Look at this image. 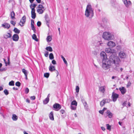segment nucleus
Masks as SVG:
<instances>
[{"label": "nucleus", "instance_id": "obj_1", "mask_svg": "<svg viewBox=\"0 0 134 134\" xmlns=\"http://www.w3.org/2000/svg\"><path fill=\"white\" fill-rule=\"evenodd\" d=\"M120 62V59L118 57L111 55L109 59L102 61V67L105 70H108L111 67L113 68V64L116 66H119Z\"/></svg>", "mask_w": 134, "mask_h": 134}, {"label": "nucleus", "instance_id": "obj_2", "mask_svg": "<svg viewBox=\"0 0 134 134\" xmlns=\"http://www.w3.org/2000/svg\"><path fill=\"white\" fill-rule=\"evenodd\" d=\"M85 15L87 17L91 16L92 17L93 16V10L90 5H88L87 6Z\"/></svg>", "mask_w": 134, "mask_h": 134}, {"label": "nucleus", "instance_id": "obj_3", "mask_svg": "<svg viewBox=\"0 0 134 134\" xmlns=\"http://www.w3.org/2000/svg\"><path fill=\"white\" fill-rule=\"evenodd\" d=\"M103 37L105 40H111V36L110 33L105 32L103 33Z\"/></svg>", "mask_w": 134, "mask_h": 134}, {"label": "nucleus", "instance_id": "obj_4", "mask_svg": "<svg viewBox=\"0 0 134 134\" xmlns=\"http://www.w3.org/2000/svg\"><path fill=\"white\" fill-rule=\"evenodd\" d=\"M111 97L113 101L114 102H115L116 100L118 98L119 95L113 92L112 93Z\"/></svg>", "mask_w": 134, "mask_h": 134}, {"label": "nucleus", "instance_id": "obj_5", "mask_svg": "<svg viewBox=\"0 0 134 134\" xmlns=\"http://www.w3.org/2000/svg\"><path fill=\"white\" fill-rule=\"evenodd\" d=\"M100 55L101 58H102V61L106 60L108 59L107 58V56L105 52H102L100 53Z\"/></svg>", "mask_w": 134, "mask_h": 134}, {"label": "nucleus", "instance_id": "obj_6", "mask_svg": "<svg viewBox=\"0 0 134 134\" xmlns=\"http://www.w3.org/2000/svg\"><path fill=\"white\" fill-rule=\"evenodd\" d=\"M53 107L55 109V110L58 111L62 107L59 104L56 103L53 105Z\"/></svg>", "mask_w": 134, "mask_h": 134}, {"label": "nucleus", "instance_id": "obj_7", "mask_svg": "<svg viewBox=\"0 0 134 134\" xmlns=\"http://www.w3.org/2000/svg\"><path fill=\"white\" fill-rule=\"evenodd\" d=\"M105 52L108 53H116V51L113 49H111L110 48H107L105 49Z\"/></svg>", "mask_w": 134, "mask_h": 134}, {"label": "nucleus", "instance_id": "obj_8", "mask_svg": "<svg viewBox=\"0 0 134 134\" xmlns=\"http://www.w3.org/2000/svg\"><path fill=\"white\" fill-rule=\"evenodd\" d=\"M119 56L121 58H126V54L123 51H120L119 53Z\"/></svg>", "mask_w": 134, "mask_h": 134}, {"label": "nucleus", "instance_id": "obj_9", "mask_svg": "<svg viewBox=\"0 0 134 134\" xmlns=\"http://www.w3.org/2000/svg\"><path fill=\"white\" fill-rule=\"evenodd\" d=\"M26 19V17L25 16H24L23 17L22 19L20 20L19 23L20 25L21 26H23L24 25V24L25 22Z\"/></svg>", "mask_w": 134, "mask_h": 134}, {"label": "nucleus", "instance_id": "obj_10", "mask_svg": "<svg viewBox=\"0 0 134 134\" xmlns=\"http://www.w3.org/2000/svg\"><path fill=\"white\" fill-rule=\"evenodd\" d=\"M108 46L110 47H113L115 46V43L112 41H109L107 44Z\"/></svg>", "mask_w": 134, "mask_h": 134}, {"label": "nucleus", "instance_id": "obj_11", "mask_svg": "<svg viewBox=\"0 0 134 134\" xmlns=\"http://www.w3.org/2000/svg\"><path fill=\"white\" fill-rule=\"evenodd\" d=\"M4 28H6L8 29L10 27V25L9 24L7 23H4L2 25Z\"/></svg>", "mask_w": 134, "mask_h": 134}, {"label": "nucleus", "instance_id": "obj_12", "mask_svg": "<svg viewBox=\"0 0 134 134\" xmlns=\"http://www.w3.org/2000/svg\"><path fill=\"white\" fill-rule=\"evenodd\" d=\"M119 89L121 91V93L122 94H125L126 92V89L124 87H123L119 88Z\"/></svg>", "mask_w": 134, "mask_h": 134}, {"label": "nucleus", "instance_id": "obj_13", "mask_svg": "<svg viewBox=\"0 0 134 134\" xmlns=\"http://www.w3.org/2000/svg\"><path fill=\"white\" fill-rule=\"evenodd\" d=\"M22 71L25 76V79L27 80L28 79L27 76L28 72L24 69H22Z\"/></svg>", "mask_w": 134, "mask_h": 134}, {"label": "nucleus", "instance_id": "obj_14", "mask_svg": "<svg viewBox=\"0 0 134 134\" xmlns=\"http://www.w3.org/2000/svg\"><path fill=\"white\" fill-rule=\"evenodd\" d=\"M19 37L18 35L16 34H14L13 36V39L14 41H18L19 39Z\"/></svg>", "mask_w": 134, "mask_h": 134}, {"label": "nucleus", "instance_id": "obj_15", "mask_svg": "<svg viewBox=\"0 0 134 134\" xmlns=\"http://www.w3.org/2000/svg\"><path fill=\"white\" fill-rule=\"evenodd\" d=\"M31 17L33 19H35L36 17V14L35 13V10H31Z\"/></svg>", "mask_w": 134, "mask_h": 134}, {"label": "nucleus", "instance_id": "obj_16", "mask_svg": "<svg viewBox=\"0 0 134 134\" xmlns=\"http://www.w3.org/2000/svg\"><path fill=\"white\" fill-rule=\"evenodd\" d=\"M31 29L32 30H33L34 32H35V31H36V29L34 27V24H32V22H33V23L34 24V20H31Z\"/></svg>", "mask_w": 134, "mask_h": 134}, {"label": "nucleus", "instance_id": "obj_17", "mask_svg": "<svg viewBox=\"0 0 134 134\" xmlns=\"http://www.w3.org/2000/svg\"><path fill=\"white\" fill-rule=\"evenodd\" d=\"M11 34L10 33H7L4 35V38H10L11 36Z\"/></svg>", "mask_w": 134, "mask_h": 134}, {"label": "nucleus", "instance_id": "obj_18", "mask_svg": "<svg viewBox=\"0 0 134 134\" xmlns=\"http://www.w3.org/2000/svg\"><path fill=\"white\" fill-rule=\"evenodd\" d=\"M49 117L51 120H54V118L53 116V113L52 111H51L50 112V114H49Z\"/></svg>", "mask_w": 134, "mask_h": 134}, {"label": "nucleus", "instance_id": "obj_19", "mask_svg": "<svg viewBox=\"0 0 134 134\" xmlns=\"http://www.w3.org/2000/svg\"><path fill=\"white\" fill-rule=\"evenodd\" d=\"M105 86H101L99 88V91L101 92L104 93L105 91Z\"/></svg>", "mask_w": 134, "mask_h": 134}, {"label": "nucleus", "instance_id": "obj_20", "mask_svg": "<svg viewBox=\"0 0 134 134\" xmlns=\"http://www.w3.org/2000/svg\"><path fill=\"white\" fill-rule=\"evenodd\" d=\"M10 16L12 19L14 20L15 19V13L13 11H12L11 13Z\"/></svg>", "mask_w": 134, "mask_h": 134}, {"label": "nucleus", "instance_id": "obj_21", "mask_svg": "<svg viewBox=\"0 0 134 134\" xmlns=\"http://www.w3.org/2000/svg\"><path fill=\"white\" fill-rule=\"evenodd\" d=\"M49 100V97L48 96L43 101V103L44 104H46L48 102Z\"/></svg>", "mask_w": 134, "mask_h": 134}, {"label": "nucleus", "instance_id": "obj_22", "mask_svg": "<svg viewBox=\"0 0 134 134\" xmlns=\"http://www.w3.org/2000/svg\"><path fill=\"white\" fill-rule=\"evenodd\" d=\"M106 100V99H104L100 102V105L101 107H102L104 105L105 103Z\"/></svg>", "mask_w": 134, "mask_h": 134}, {"label": "nucleus", "instance_id": "obj_23", "mask_svg": "<svg viewBox=\"0 0 134 134\" xmlns=\"http://www.w3.org/2000/svg\"><path fill=\"white\" fill-rule=\"evenodd\" d=\"M55 67L54 66H53L52 65H50L49 66V70L50 71L52 72L53 71L55 70Z\"/></svg>", "mask_w": 134, "mask_h": 134}, {"label": "nucleus", "instance_id": "obj_24", "mask_svg": "<svg viewBox=\"0 0 134 134\" xmlns=\"http://www.w3.org/2000/svg\"><path fill=\"white\" fill-rule=\"evenodd\" d=\"M107 114H108L109 117L110 118H111L113 116V114L109 111H107Z\"/></svg>", "mask_w": 134, "mask_h": 134}, {"label": "nucleus", "instance_id": "obj_25", "mask_svg": "<svg viewBox=\"0 0 134 134\" xmlns=\"http://www.w3.org/2000/svg\"><path fill=\"white\" fill-rule=\"evenodd\" d=\"M36 5H37L34 3L32 4L30 6V8H31V10H35V8Z\"/></svg>", "mask_w": 134, "mask_h": 134}, {"label": "nucleus", "instance_id": "obj_26", "mask_svg": "<svg viewBox=\"0 0 134 134\" xmlns=\"http://www.w3.org/2000/svg\"><path fill=\"white\" fill-rule=\"evenodd\" d=\"M18 117L15 114H13L12 115V119L13 120L16 121L17 120Z\"/></svg>", "mask_w": 134, "mask_h": 134}, {"label": "nucleus", "instance_id": "obj_27", "mask_svg": "<svg viewBox=\"0 0 134 134\" xmlns=\"http://www.w3.org/2000/svg\"><path fill=\"white\" fill-rule=\"evenodd\" d=\"M37 11L39 14H42L43 13L44 11V10H43V9L38 8L37 9Z\"/></svg>", "mask_w": 134, "mask_h": 134}, {"label": "nucleus", "instance_id": "obj_28", "mask_svg": "<svg viewBox=\"0 0 134 134\" xmlns=\"http://www.w3.org/2000/svg\"><path fill=\"white\" fill-rule=\"evenodd\" d=\"M32 37V38L33 39L35 40L36 41H38V40L37 38L36 35L35 34H34L33 35Z\"/></svg>", "mask_w": 134, "mask_h": 134}, {"label": "nucleus", "instance_id": "obj_29", "mask_svg": "<svg viewBox=\"0 0 134 134\" xmlns=\"http://www.w3.org/2000/svg\"><path fill=\"white\" fill-rule=\"evenodd\" d=\"M46 40L47 42L51 41L52 40V38L51 36H49L47 38Z\"/></svg>", "mask_w": 134, "mask_h": 134}, {"label": "nucleus", "instance_id": "obj_30", "mask_svg": "<svg viewBox=\"0 0 134 134\" xmlns=\"http://www.w3.org/2000/svg\"><path fill=\"white\" fill-rule=\"evenodd\" d=\"M46 49L47 50L49 51V52H51L53 51L52 48L50 46L47 47L46 48Z\"/></svg>", "mask_w": 134, "mask_h": 134}, {"label": "nucleus", "instance_id": "obj_31", "mask_svg": "<svg viewBox=\"0 0 134 134\" xmlns=\"http://www.w3.org/2000/svg\"><path fill=\"white\" fill-rule=\"evenodd\" d=\"M14 31L15 33L19 34L20 33V30L16 28H15L14 29Z\"/></svg>", "mask_w": 134, "mask_h": 134}, {"label": "nucleus", "instance_id": "obj_32", "mask_svg": "<svg viewBox=\"0 0 134 134\" xmlns=\"http://www.w3.org/2000/svg\"><path fill=\"white\" fill-rule=\"evenodd\" d=\"M77 104V103L76 100H74L72 101L71 103V105H74L76 106Z\"/></svg>", "mask_w": 134, "mask_h": 134}, {"label": "nucleus", "instance_id": "obj_33", "mask_svg": "<svg viewBox=\"0 0 134 134\" xmlns=\"http://www.w3.org/2000/svg\"><path fill=\"white\" fill-rule=\"evenodd\" d=\"M49 58L50 59H54V57L53 53H51L49 54Z\"/></svg>", "mask_w": 134, "mask_h": 134}, {"label": "nucleus", "instance_id": "obj_34", "mask_svg": "<svg viewBox=\"0 0 134 134\" xmlns=\"http://www.w3.org/2000/svg\"><path fill=\"white\" fill-rule=\"evenodd\" d=\"M61 58L62 59L64 63L66 64H67V63L65 58L63 56H61Z\"/></svg>", "mask_w": 134, "mask_h": 134}, {"label": "nucleus", "instance_id": "obj_35", "mask_svg": "<svg viewBox=\"0 0 134 134\" xmlns=\"http://www.w3.org/2000/svg\"><path fill=\"white\" fill-rule=\"evenodd\" d=\"M49 74L48 73H46L44 74V77L46 78H48L49 77Z\"/></svg>", "mask_w": 134, "mask_h": 134}, {"label": "nucleus", "instance_id": "obj_36", "mask_svg": "<svg viewBox=\"0 0 134 134\" xmlns=\"http://www.w3.org/2000/svg\"><path fill=\"white\" fill-rule=\"evenodd\" d=\"M9 85L10 86H14V82L13 81H12L9 83Z\"/></svg>", "mask_w": 134, "mask_h": 134}, {"label": "nucleus", "instance_id": "obj_37", "mask_svg": "<svg viewBox=\"0 0 134 134\" xmlns=\"http://www.w3.org/2000/svg\"><path fill=\"white\" fill-rule=\"evenodd\" d=\"M106 126H107V129L109 130L110 131L111 130V126L109 124H107L106 125Z\"/></svg>", "mask_w": 134, "mask_h": 134}, {"label": "nucleus", "instance_id": "obj_38", "mask_svg": "<svg viewBox=\"0 0 134 134\" xmlns=\"http://www.w3.org/2000/svg\"><path fill=\"white\" fill-rule=\"evenodd\" d=\"M38 7L39 9H44V7L42 5L39 4L38 6Z\"/></svg>", "mask_w": 134, "mask_h": 134}, {"label": "nucleus", "instance_id": "obj_39", "mask_svg": "<svg viewBox=\"0 0 134 134\" xmlns=\"http://www.w3.org/2000/svg\"><path fill=\"white\" fill-rule=\"evenodd\" d=\"M21 85V83L19 81H18L16 82L15 83V85L18 87H19Z\"/></svg>", "mask_w": 134, "mask_h": 134}, {"label": "nucleus", "instance_id": "obj_40", "mask_svg": "<svg viewBox=\"0 0 134 134\" xmlns=\"http://www.w3.org/2000/svg\"><path fill=\"white\" fill-rule=\"evenodd\" d=\"M76 106H73L72 105H71V107L72 109L73 110H75L76 109Z\"/></svg>", "mask_w": 134, "mask_h": 134}, {"label": "nucleus", "instance_id": "obj_41", "mask_svg": "<svg viewBox=\"0 0 134 134\" xmlns=\"http://www.w3.org/2000/svg\"><path fill=\"white\" fill-rule=\"evenodd\" d=\"M29 92V90L27 88H26L25 90V93L26 94L28 93Z\"/></svg>", "mask_w": 134, "mask_h": 134}, {"label": "nucleus", "instance_id": "obj_42", "mask_svg": "<svg viewBox=\"0 0 134 134\" xmlns=\"http://www.w3.org/2000/svg\"><path fill=\"white\" fill-rule=\"evenodd\" d=\"M4 94L6 95H7L9 94V92L7 90H4Z\"/></svg>", "mask_w": 134, "mask_h": 134}, {"label": "nucleus", "instance_id": "obj_43", "mask_svg": "<svg viewBox=\"0 0 134 134\" xmlns=\"http://www.w3.org/2000/svg\"><path fill=\"white\" fill-rule=\"evenodd\" d=\"M76 92H77L78 93L79 92V88L78 86H76Z\"/></svg>", "mask_w": 134, "mask_h": 134}, {"label": "nucleus", "instance_id": "obj_44", "mask_svg": "<svg viewBox=\"0 0 134 134\" xmlns=\"http://www.w3.org/2000/svg\"><path fill=\"white\" fill-rule=\"evenodd\" d=\"M10 23L12 25H13L14 26L15 25V24H16L15 22H14L13 20H11L10 21Z\"/></svg>", "mask_w": 134, "mask_h": 134}, {"label": "nucleus", "instance_id": "obj_45", "mask_svg": "<svg viewBox=\"0 0 134 134\" xmlns=\"http://www.w3.org/2000/svg\"><path fill=\"white\" fill-rule=\"evenodd\" d=\"M131 82H130V81H129L128 83H127V87H129L131 85Z\"/></svg>", "mask_w": 134, "mask_h": 134}, {"label": "nucleus", "instance_id": "obj_46", "mask_svg": "<svg viewBox=\"0 0 134 134\" xmlns=\"http://www.w3.org/2000/svg\"><path fill=\"white\" fill-rule=\"evenodd\" d=\"M37 25L38 26H40L41 24V22L40 21H38L37 23Z\"/></svg>", "mask_w": 134, "mask_h": 134}, {"label": "nucleus", "instance_id": "obj_47", "mask_svg": "<svg viewBox=\"0 0 134 134\" xmlns=\"http://www.w3.org/2000/svg\"><path fill=\"white\" fill-rule=\"evenodd\" d=\"M48 52L47 51H46V52L44 54V55L46 57H47L48 56Z\"/></svg>", "mask_w": 134, "mask_h": 134}, {"label": "nucleus", "instance_id": "obj_48", "mask_svg": "<svg viewBox=\"0 0 134 134\" xmlns=\"http://www.w3.org/2000/svg\"><path fill=\"white\" fill-rule=\"evenodd\" d=\"M52 63L54 65H55L56 64V61L54 60H53L52 61Z\"/></svg>", "mask_w": 134, "mask_h": 134}, {"label": "nucleus", "instance_id": "obj_49", "mask_svg": "<svg viewBox=\"0 0 134 134\" xmlns=\"http://www.w3.org/2000/svg\"><path fill=\"white\" fill-rule=\"evenodd\" d=\"M6 68H1V71H4L6 70Z\"/></svg>", "mask_w": 134, "mask_h": 134}, {"label": "nucleus", "instance_id": "obj_50", "mask_svg": "<svg viewBox=\"0 0 134 134\" xmlns=\"http://www.w3.org/2000/svg\"><path fill=\"white\" fill-rule=\"evenodd\" d=\"M30 99L32 100H34L35 99V96H31L30 97Z\"/></svg>", "mask_w": 134, "mask_h": 134}, {"label": "nucleus", "instance_id": "obj_51", "mask_svg": "<svg viewBox=\"0 0 134 134\" xmlns=\"http://www.w3.org/2000/svg\"><path fill=\"white\" fill-rule=\"evenodd\" d=\"M60 112L62 113V114H63L65 112V111L64 110H61L60 111Z\"/></svg>", "mask_w": 134, "mask_h": 134}, {"label": "nucleus", "instance_id": "obj_52", "mask_svg": "<svg viewBox=\"0 0 134 134\" xmlns=\"http://www.w3.org/2000/svg\"><path fill=\"white\" fill-rule=\"evenodd\" d=\"M104 111L102 110H100L99 111V112L101 114H103L104 113Z\"/></svg>", "mask_w": 134, "mask_h": 134}, {"label": "nucleus", "instance_id": "obj_53", "mask_svg": "<svg viewBox=\"0 0 134 134\" xmlns=\"http://www.w3.org/2000/svg\"><path fill=\"white\" fill-rule=\"evenodd\" d=\"M36 1L38 3H40L41 2V0H36Z\"/></svg>", "mask_w": 134, "mask_h": 134}, {"label": "nucleus", "instance_id": "obj_54", "mask_svg": "<svg viewBox=\"0 0 134 134\" xmlns=\"http://www.w3.org/2000/svg\"><path fill=\"white\" fill-rule=\"evenodd\" d=\"M26 101L28 103H30V101L29 99H26Z\"/></svg>", "mask_w": 134, "mask_h": 134}, {"label": "nucleus", "instance_id": "obj_55", "mask_svg": "<svg viewBox=\"0 0 134 134\" xmlns=\"http://www.w3.org/2000/svg\"><path fill=\"white\" fill-rule=\"evenodd\" d=\"M30 1V2L31 3H33V2L34 1V0H29Z\"/></svg>", "mask_w": 134, "mask_h": 134}, {"label": "nucleus", "instance_id": "obj_56", "mask_svg": "<svg viewBox=\"0 0 134 134\" xmlns=\"http://www.w3.org/2000/svg\"><path fill=\"white\" fill-rule=\"evenodd\" d=\"M101 129L103 131H105V129L104 127H101Z\"/></svg>", "mask_w": 134, "mask_h": 134}, {"label": "nucleus", "instance_id": "obj_57", "mask_svg": "<svg viewBox=\"0 0 134 134\" xmlns=\"http://www.w3.org/2000/svg\"><path fill=\"white\" fill-rule=\"evenodd\" d=\"M126 104V103L125 102H124V103H123L122 105L123 106H125Z\"/></svg>", "mask_w": 134, "mask_h": 134}, {"label": "nucleus", "instance_id": "obj_58", "mask_svg": "<svg viewBox=\"0 0 134 134\" xmlns=\"http://www.w3.org/2000/svg\"><path fill=\"white\" fill-rule=\"evenodd\" d=\"M107 108H103V109L102 110L104 112V111L105 110H106L107 109Z\"/></svg>", "mask_w": 134, "mask_h": 134}, {"label": "nucleus", "instance_id": "obj_59", "mask_svg": "<svg viewBox=\"0 0 134 134\" xmlns=\"http://www.w3.org/2000/svg\"><path fill=\"white\" fill-rule=\"evenodd\" d=\"M13 89L14 90H17V88H15L14 87H13Z\"/></svg>", "mask_w": 134, "mask_h": 134}, {"label": "nucleus", "instance_id": "obj_60", "mask_svg": "<svg viewBox=\"0 0 134 134\" xmlns=\"http://www.w3.org/2000/svg\"><path fill=\"white\" fill-rule=\"evenodd\" d=\"M128 105H129V107H130V106L131 105V104L129 102L128 103Z\"/></svg>", "mask_w": 134, "mask_h": 134}, {"label": "nucleus", "instance_id": "obj_61", "mask_svg": "<svg viewBox=\"0 0 134 134\" xmlns=\"http://www.w3.org/2000/svg\"><path fill=\"white\" fill-rule=\"evenodd\" d=\"M121 124H122V123L120 122H119V125H121Z\"/></svg>", "mask_w": 134, "mask_h": 134}, {"label": "nucleus", "instance_id": "obj_62", "mask_svg": "<svg viewBox=\"0 0 134 134\" xmlns=\"http://www.w3.org/2000/svg\"><path fill=\"white\" fill-rule=\"evenodd\" d=\"M24 134H28L25 131H24Z\"/></svg>", "mask_w": 134, "mask_h": 134}, {"label": "nucleus", "instance_id": "obj_63", "mask_svg": "<svg viewBox=\"0 0 134 134\" xmlns=\"http://www.w3.org/2000/svg\"><path fill=\"white\" fill-rule=\"evenodd\" d=\"M115 77L114 76H113L112 77V79H114L115 78Z\"/></svg>", "mask_w": 134, "mask_h": 134}, {"label": "nucleus", "instance_id": "obj_64", "mask_svg": "<svg viewBox=\"0 0 134 134\" xmlns=\"http://www.w3.org/2000/svg\"><path fill=\"white\" fill-rule=\"evenodd\" d=\"M120 71H122L123 70V69L122 68H121L120 69Z\"/></svg>", "mask_w": 134, "mask_h": 134}]
</instances>
